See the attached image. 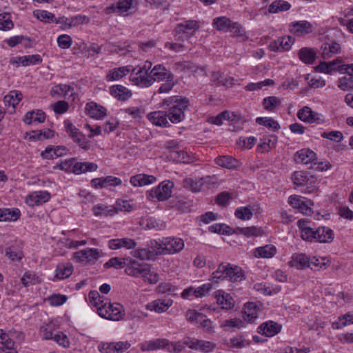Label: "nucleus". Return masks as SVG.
Instances as JSON below:
<instances>
[{
    "instance_id": "nucleus-58",
    "label": "nucleus",
    "mask_w": 353,
    "mask_h": 353,
    "mask_svg": "<svg viewBox=\"0 0 353 353\" xmlns=\"http://www.w3.org/2000/svg\"><path fill=\"white\" fill-rule=\"evenodd\" d=\"M227 270V266H224V264L221 263L219 265L217 270L212 272L210 276V281L214 283H218L225 278V272Z\"/></svg>"
},
{
    "instance_id": "nucleus-60",
    "label": "nucleus",
    "mask_w": 353,
    "mask_h": 353,
    "mask_svg": "<svg viewBox=\"0 0 353 353\" xmlns=\"http://www.w3.org/2000/svg\"><path fill=\"white\" fill-rule=\"evenodd\" d=\"M93 212L94 215H104V216H112L116 211L114 208L108 209V207L103 204H98L93 207Z\"/></svg>"
},
{
    "instance_id": "nucleus-1",
    "label": "nucleus",
    "mask_w": 353,
    "mask_h": 353,
    "mask_svg": "<svg viewBox=\"0 0 353 353\" xmlns=\"http://www.w3.org/2000/svg\"><path fill=\"white\" fill-rule=\"evenodd\" d=\"M297 225L301 230V236L305 241L325 243H330L334 239V232L328 227H319L314 230L308 225L307 221L303 219L297 221Z\"/></svg>"
},
{
    "instance_id": "nucleus-18",
    "label": "nucleus",
    "mask_w": 353,
    "mask_h": 353,
    "mask_svg": "<svg viewBox=\"0 0 353 353\" xmlns=\"http://www.w3.org/2000/svg\"><path fill=\"white\" fill-rule=\"evenodd\" d=\"M290 26V31L299 37H304L313 31V26L307 21L293 22Z\"/></svg>"
},
{
    "instance_id": "nucleus-63",
    "label": "nucleus",
    "mask_w": 353,
    "mask_h": 353,
    "mask_svg": "<svg viewBox=\"0 0 353 353\" xmlns=\"http://www.w3.org/2000/svg\"><path fill=\"white\" fill-rule=\"evenodd\" d=\"M39 333L42 339L44 340L52 339L54 334V325L50 323L41 326L40 327Z\"/></svg>"
},
{
    "instance_id": "nucleus-2",
    "label": "nucleus",
    "mask_w": 353,
    "mask_h": 353,
    "mask_svg": "<svg viewBox=\"0 0 353 353\" xmlns=\"http://www.w3.org/2000/svg\"><path fill=\"white\" fill-rule=\"evenodd\" d=\"M163 103L170 106L168 118L172 123H178L185 118V111L189 106V100L187 98L174 96L165 99Z\"/></svg>"
},
{
    "instance_id": "nucleus-17",
    "label": "nucleus",
    "mask_w": 353,
    "mask_h": 353,
    "mask_svg": "<svg viewBox=\"0 0 353 353\" xmlns=\"http://www.w3.org/2000/svg\"><path fill=\"white\" fill-rule=\"evenodd\" d=\"M281 330V325L272 321L264 322L258 327V332L267 337L274 336Z\"/></svg>"
},
{
    "instance_id": "nucleus-62",
    "label": "nucleus",
    "mask_w": 353,
    "mask_h": 353,
    "mask_svg": "<svg viewBox=\"0 0 353 353\" xmlns=\"http://www.w3.org/2000/svg\"><path fill=\"white\" fill-rule=\"evenodd\" d=\"M263 103L265 110L273 111L281 103V101L276 97L272 96L265 98Z\"/></svg>"
},
{
    "instance_id": "nucleus-38",
    "label": "nucleus",
    "mask_w": 353,
    "mask_h": 353,
    "mask_svg": "<svg viewBox=\"0 0 353 353\" xmlns=\"http://www.w3.org/2000/svg\"><path fill=\"white\" fill-rule=\"evenodd\" d=\"M98 166L94 163L78 162L74 163L72 172L75 174H80L83 172H92L97 170Z\"/></svg>"
},
{
    "instance_id": "nucleus-15",
    "label": "nucleus",
    "mask_w": 353,
    "mask_h": 353,
    "mask_svg": "<svg viewBox=\"0 0 353 353\" xmlns=\"http://www.w3.org/2000/svg\"><path fill=\"white\" fill-rule=\"evenodd\" d=\"M163 245L167 254H175L183 249L184 241L181 238L168 237L163 239Z\"/></svg>"
},
{
    "instance_id": "nucleus-36",
    "label": "nucleus",
    "mask_w": 353,
    "mask_h": 353,
    "mask_svg": "<svg viewBox=\"0 0 353 353\" xmlns=\"http://www.w3.org/2000/svg\"><path fill=\"white\" fill-rule=\"evenodd\" d=\"M244 321L253 323L258 317V308L254 303H248L245 305L243 311Z\"/></svg>"
},
{
    "instance_id": "nucleus-50",
    "label": "nucleus",
    "mask_w": 353,
    "mask_h": 353,
    "mask_svg": "<svg viewBox=\"0 0 353 353\" xmlns=\"http://www.w3.org/2000/svg\"><path fill=\"white\" fill-rule=\"evenodd\" d=\"M290 8V4L285 1H275L270 4L268 8V11L270 13H276L281 11L288 10Z\"/></svg>"
},
{
    "instance_id": "nucleus-30",
    "label": "nucleus",
    "mask_w": 353,
    "mask_h": 353,
    "mask_svg": "<svg viewBox=\"0 0 353 353\" xmlns=\"http://www.w3.org/2000/svg\"><path fill=\"white\" fill-rule=\"evenodd\" d=\"M290 267L298 270L304 269L310 265V259L304 254H294L288 263Z\"/></svg>"
},
{
    "instance_id": "nucleus-7",
    "label": "nucleus",
    "mask_w": 353,
    "mask_h": 353,
    "mask_svg": "<svg viewBox=\"0 0 353 353\" xmlns=\"http://www.w3.org/2000/svg\"><path fill=\"white\" fill-rule=\"evenodd\" d=\"M183 343L186 344V346L192 350H199L206 353L212 352L216 347V345L210 341L199 340L190 336L184 337Z\"/></svg>"
},
{
    "instance_id": "nucleus-19",
    "label": "nucleus",
    "mask_w": 353,
    "mask_h": 353,
    "mask_svg": "<svg viewBox=\"0 0 353 353\" xmlns=\"http://www.w3.org/2000/svg\"><path fill=\"white\" fill-rule=\"evenodd\" d=\"M50 199L48 191H38L27 196L26 203L30 206L39 205L47 202Z\"/></svg>"
},
{
    "instance_id": "nucleus-59",
    "label": "nucleus",
    "mask_w": 353,
    "mask_h": 353,
    "mask_svg": "<svg viewBox=\"0 0 353 353\" xmlns=\"http://www.w3.org/2000/svg\"><path fill=\"white\" fill-rule=\"evenodd\" d=\"M127 260L125 259H120L118 257H114L108 261L104 266L105 268H115L117 269H121L123 268H126L127 266Z\"/></svg>"
},
{
    "instance_id": "nucleus-51",
    "label": "nucleus",
    "mask_w": 353,
    "mask_h": 353,
    "mask_svg": "<svg viewBox=\"0 0 353 353\" xmlns=\"http://www.w3.org/2000/svg\"><path fill=\"white\" fill-rule=\"evenodd\" d=\"M14 23L11 19V14L9 12L0 14V30L6 31L11 30Z\"/></svg>"
},
{
    "instance_id": "nucleus-53",
    "label": "nucleus",
    "mask_w": 353,
    "mask_h": 353,
    "mask_svg": "<svg viewBox=\"0 0 353 353\" xmlns=\"http://www.w3.org/2000/svg\"><path fill=\"white\" fill-rule=\"evenodd\" d=\"M21 281L24 286H28L40 283L41 279L34 272H27L23 274Z\"/></svg>"
},
{
    "instance_id": "nucleus-48",
    "label": "nucleus",
    "mask_w": 353,
    "mask_h": 353,
    "mask_svg": "<svg viewBox=\"0 0 353 353\" xmlns=\"http://www.w3.org/2000/svg\"><path fill=\"white\" fill-rule=\"evenodd\" d=\"M339 63L338 59L330 62H320L316 67V70L320 72L331 74L332 71L338 70V66L336 65Z\"/></svg>"
},
{
    "instance_id": "nucleus-49",
    "label": "nucleus",
    "mask_w": 353,
    "mask_h": 353,
    "mask_svg": "<svg viewBox=\"0 0 353 353\" xmlns=\"http://www.w3.org/2000/svg\"><path fill=\"white\" fill-rule=\"evenodd\" d=\"M353 323V315L345 314L338 318V320L332 323L333 329L339 330Z\"/></svg>"
},
{
    "instance_id": "nucleus-5",
    "label": "nucleus",
    "mask_w": 353,
    "mask_h": 353,
    "mask_svg": "<svg viewBox=\"0 0 353 353\" xmlns=\"http://www.w3.org/2000/svg\"><path fill=\"white\" fill-rule=\"evenodd\" d=\"M99 315L106 319L119 321L123 315V305L118 303H110L108 301L105 306H101L99 309Z\"/></svg>"
},
{
    "instance_id": "nucleus-52",
    "label": "nucleus",
    "mask_w": 353,
    "mask_h": 353,
    "mask_svg": "<svg viewBox=\"0 0 353 353\" xmlns=\"http://www.w3.org/2000/svg\"><path fill=\"white\" fill-rule=\"evenodd\" d=\"M234 215L241 220H250L253 216V212L250 206L240 207L235 210Z\"/></svg>"
},
{
    "instance_id": "nucleus-23",
    "label": "nucleus",
    "mask_w": 353,
    "mask_h": 353,
    "mask_svg": "<svg viewBox=\"0 0 353 353\" xmlns=\"http://www.w3.org/2000/svg\"><path fill=\"white\" fill-rule=\"evenodd\" d=\"M214 296L219 305H221V308L230 310L234 307L235 301L230 294L225 293L223 290H217L214 293Z\"/></svg>"
},
{
    "instance_id": "nucleus-33",
    "label": "nucleus",
    "mask_w": 353,
    "mask_h": 353,
    "mask_svg": "<svg viewBox=\"0 0 353 353\" xmlns=\"http://www.w3.org/2000/svg\"><path fill=\"white\" fill-rule=\"evenodd\" d=\"M179 31L183 32L185 34H188L189 37H192L196 30L199 28V25L196 21L189 20L185 23H181L177 25L176 28Z\"/></svg>"
},
{
    "instance_id": "nucleus-12",
    "label": "nucleus",
    "mask_w": 353,
    "mask_h": 353,
    "mask_svg": "<svg viewBox=\"0 0 353 353\" xmlns=\"http://www.w3.org/2000/svg\"><path fill=\"white\" fill-rule=\"evenodd\" d=\"M126 260L128 263L125 269V273L129 276L134 277H142V275L145 272V270L148 265L146 264L141 263L130 258H126Z\"/></svg>"
},
{
    "instance_id": "nucleus-57",
    "label": "nucleus",
    "mask_w": 353,
    "mask_h": 353,
    "mask_svg": "<svg viewBox=\"0 0 353 353\" xmlns=\"http://www.w3.org/2000/svg\"><path fill=\"white\" fill-rule=\"evenodd\" d=\"M256 122L273 130H277L280 128L279 123L272 118L258 117Z\"/></svg>"
},
{
    "instance_id": "nucleus-3",
    "label": "nucleus",
    "mask_w": 353,
    "mask_h": 353,
    "mask_svg": "<svg viewBox=\"0 0 353 353\" xmlns=\"http://www.w3.org/2000/svg\"><path fill=\"white\" fill-rule=\"evenodd\" d=\"M150 61H145L143 65L133 68L130 72V81L132 84L141 88H148L152 85V77L150 72L152 68Z\"/></svg>"
},
{
    "instance_id": "nucleus-37",
    "label": "nucleus",
    "mask_w": 353,
    "mask_h": 353,
    "mask_svg": "<svg viewBox=\"0 0 353 353\" xmlns=\"http://www.w3.org/2000/svg\"><path fill=\"white\" fill-rule=\"evenodd\" d=\"M46 114L43 111L38 110L35 111L28 112L24 116L23 121L30 125L33 121H37L39 123H43L46 119Z\"/></svg>"
},
{
    "instance_id": "nucleus-39",
    "label": "nucleus",
    "mask_w": 353,
    "mask_h": 353,
    "mask_svg": "<svg viewBox=\"0 0 353 353\" xmlns=\"http://www.w3.org/2000/svg\"><path fill=\"white\" fill-rule=\"evenodd\" d=\"M228 32H230L232 36L235 37L239 41H245L248 39L245 29L239 23L233 22Z\"/></svg>"
},
{
    "instance_id": "nucleus-56",
    "label": "nucleus",
    "mask_w": 353,
    "mask_h": 353,
    "mask_svg": "<svg viewBox=\"0 0 353 353\" xmlns=\"http://www.w3.org/2000/svg\"><path fill=\"white\" fill-rule=\"evenodd\" d=\"M19 61L23 66H27L39 64L41 63L42 59L39 54H32L21 57L19 58Z\"/></svg>"
},
{
    "instance_id": "nucleus-28",
    "label": "nucleus",
    "mask_w": 353,
    "mask_h": 353,
    "mask_svg": "<svg viewBox=\"0 0 353 353\" xmlns=\"http://www.w3.org/2000/svg\"><path fill=\"white\" fill-rule=\"evenodd\" d=\"M131 68V65H128L115 68L112 70H110L106 74L105 79L108 81L119 80L130 72Z\"/></svg>"
},
{
    "instance_id": "nucleus-4",
    "label": "nucleus",
    "mask_w": 353,
    "mask_h": 353,
    "mask_svg": "<svg viewBox=\"0 0 353 353\" xmlns=\"http://www.w3.org/2000/svg\"><path fill=\"white\" fill-rule=\"evenodd\" d=\"M295 161L299 163L310 165L309 168L318 171L326 170L330 167V164L324 165L322 162L318 163L316 153L307 148L302 149L296 153Z\"/></svg>"
},
{
    "instance_id": "nucleus-10",
    "label": "nucleus",
    "mask_w": 353,
    "mask_h": 353,
    "mask_svg": "<svg viewBox=\"0 0 353 353\" xmlns=\"http://www.w3.org/2000/svg\"><path fill=\"white\" fill-rule=\"evenodd\" d=\"M297 117L302 121L310 123L321 124L325 121V119L321 114L313 112L308 106H304L300 109L297 113Z\"/></svg>"
},
{
    "instance_id": "nucleus-21",
    "label": "nucleus",
    "mask_w": 353,
    "mask_h": 353,
    "mask_svg": "<svg viewBox=\"0 0 353 353\" xmlns=\"http://www.w3.org/2000/svg\"><path fill=\"white\" fill-rule=\"evenodd\" d=\"M168 113L165 111H154L148 114V120L154 125L161 127H169Z\"/></svg>"
},
{
    "instance_id": "nucleus-45",
    "label": "nucleus",
    "mask_w": 353,
    "mask_h": 353,
    "mask_svg": "<svg viewBox=\"0 0 353 353\" xmlns=\"http://www.w3.org/2000/svg\"><path fill=\"white\" fill-rule=\"evenodd\" d=\"M211 78L213 83L217 85L230 86L232 85L233 79L219 72H212Z\"/></svg>"
},
{
    "instance_id": "nucleus-61",
    "label": "nucleus",
    "mask_w": 353,
    "mask_h": 353,
    "mask_svg": "<svg viewBox=\"0 0 353 353\" xmlns=\"http://www.w3.org/2000/svg\"><path fill=\"white\" fill-rule=\"evenodd\" d=\"M52 339L60 346H62L65 348L70 347V341L67 335L62 332H56L52 337Z\"/></svg>"
},
{
    "instance_id": "nucleus-34",
    "label": "nucleus",
    "mask_w": 353,
    "mask_h": 353,
    "mask_svg": "<svg viewBox=\"0 0 353 353\" xmlns=\"http://www.w3.org/2000/svg\"><path fill=\"white\" fill-rule=\"evenodd\" d=\"M299 59L305 64H312L316 57V52L314 49L304 47L298 52Z\"/></svg>"
},
{
    "instance_id": "nucleus-27",
    "label": "nucleus",
    "mask_w": 353,
    "mask_h": 353,
    "mask_svg": "<svg viewBox=\"0 0 353 353\" xmlns=\"http://www.w3.org/2000/svg\"><path fill=\"white\" fill-rule=\"evenodd\" d=\"M85 111L90 117L97 119H101L106 115V109L94 102L86 104Z\"/></svg>"
},
{
    "instance_id": "nucleus-16",
    "label": "nucleus",
    "mask_w": 353,
    "mask_h": 353,
    "mask_svg": "<svg viewBox=\"0 0 353 353\" xmlns=\"http://www.w3.org/2000/svg\"><path fill=\"white\" fill-rule=\"evenodd\" d=\"M121 180L116 176L95 178L91 181V185L94 188H103L108 186H117L121 184Z\"/></svg>"
},
{
    "instance_id": "nucleus-55",
    "label": "nucleus",
    "mask_w": 353,
    "mask_h": 353,
    "mask_svg": "<svg viewBox=\"0 0 353 353\" xmlns=\"http://www.w3.org/2000/svg\"><path fill=\"white\" fill-rule=\"evenodd\" d=\"M233 233L241 234L247 237L256 236L259 234V229L255 226L246 228H236L233 230Z\"/></svg>"
},
{
    "instance_id": "nucleus-35",
    "label": "nucleus",
    "mask_w": 353,
    "mask_h": 353,
    "mask_svg": "<svg viewBox=\"0 0 353 353\" xmlns=\"http://www.w3.org/2000/svg\"><path fill=\"white\" fill-rule=\"evenodd\" d=\"M169 157L174 161L189 163L194 161V157L190 155L183 150H172L170 151Z\"/></svg>"
},
{
    "instance_id": "nucleus-9",
    "label": "nucleus",
    "mask_w": 353,
    "mask_h": 353,
    "mask_svg": "<svg viewBox=\"0 0 353 353\" xmlns=\"http://www.w3.org/2000/svg\"><path fill=\"white\" fill-rule=\"evenodd\" d=\"M173 187V182L170 181H163L160 185L151 190L150 195L152 198H157L160 201L168 200L171 196Z\"/></svg>"
},
{
    "instance_id": "nucleus-64",
    "label": "nucleus",
    "mask_w": 353,
    "mask_h": 353,
    "mask_svg": "<svg viewBox=\"0 0 353 353\" xmlns=\"http://www.w3.org/2000/svg\"><path fill=\"white\" fill-rule=\"evenodd\" d=\"M339 87L343 90L353 89V75L347 74L339 79Z\"/></svg>"
},
{
    "instance_id": "nucleus-44",
    "label": "nucleus",
    "mask_w": 353,
    "mask_h": 353,
    "mask_svg": "<svg viewBox=\"0 0 353 353\" xmlns=\"http://www.w3.org/2000/svg\"><path fill=\"white\" fill-rule=\"evenodd\" d=\"M34 15L40 21L43 22H52L59 23L64 18H59L57 19L54 15L46 10H36L34 12Z\"/></svg>"
},
{
    "instance_id": "nucleus-29",
    "label": "nucleus",
    "mask_w": 353,
    "mask_h": 353,
    "mask_svg": "<svg viewBox=\"0 0 353 353\" xmlns=\"http://www.w3.org/2000/svg\"><path fill=\"white\" fill-rule=\"evenodd\" d=\"M68 149L65 146H57L54 148L52 145L48 146L41 154L43 159H50L54 157H59L67 154Z\"/></svg>"
},
{
    "instance_id": "nucleus-42",
    "label": "nucleus",
    "mask_w": 353,
    "mask_h": 353,
    "mask_svg": "<svg viewBox=\"0 0 353 353\" xmlns=\"http://www.w3.org/2000/svg\"><path fill=\"white\" fill-rule=\"evenodd\" d=\"M73 272V266L70 263L58 264L56 269V277L64 279L69 277Z\"/></svg>"
},
{
    "instance_id": "nucleus-14",
    "label": "nucleus",
    "mask_w": 353,
    "mask_h": 353,
    "mask_svg": "<svg viewBox=\"0 0 353 353\" xmlns=\"http://www.w3.org/2000/svg\"><path fill=\"white\" fill-rule=\"evenodd\" d=\"M102 255L101 251L96 248H86L74 254V258L78 261L83 262H91L94 260H97Z\"/></svg>"
},
{
    "instance_id": "nucleus-6",
    "label": "nucleus",
    "mask_w": 353,
    "mask_h": 353,
    "mask_svg": "<svg viewBox=\"0 0 353 353\" xmlns=\"http://www.w3.org/2000/svg\"><path fill=\"white\" fill-rule=\"evenodd\" d=\"M65 130L72 140L81 148L88 150L90 148V143L85 139V137L77 129L70 121H64Z\"/></svg>"
},
{
    "instance_id": "nucleus-25",
    "label": "nucleus",
    "mask_w": 353,
    "mask_h": 353,
    "mask_svg": "<svg viewBox=\"0 0 353 353\" xmlns=\"http://www.w3.org/2000/svg\"><path fill=\"white\" fill-rule=\"evenodd\" d=\"M214 161L218 165L230 170L238 169L241 165L239 160L228 155L218 157Z\"/></svg>"
},
{
    "instance_id": "nucleus-8",
    "label": "nucleus",
    "mask_w": 353,
    "mask_h": 353,
    "mask_svg": "<svg viewBox=\"0 0 353 353\" xmlns=\"http://www.w3.org/2000/svg\"><path fill=\"white\" fill-rule=\"evenodd\" d=\"M128 341L102 342L98 346L101 353H123L130 347Z\"/></svg>"
},
{
    "instance_id": "nucleus-31",
    "label": "nucleus",
    "mask_w": 353,
    "mask_h": 353,
    "mask_svg": "<svg viewBox=\"0 0 353 353\" xmlns=\"http://www.w3.org/2000/svg\"><path fill=\"white\" fill-rule=\"evenodd\" d=\"M74 94V88L66 84H59L50 90L52 97L59 96L63 97H72Z\"/></svg>"
},
{
    "instance_id": "nucleus-32",
    "label": "nucleus",
    "mask_w": 353,
    "mask_h": 353,
    "mask_svg": "<svg viewBox=\"0 0 353 353\" xmlns=\"http://www.w3.org/2000/svg\"><path fill=\"white\" fill-rule=\"evenodd\" d=\"M172 300L157 299L147 305V309L161 313L165 312L172 304Z\"/></svg>"
},
{
    "instance_id": "nucleus-46",
    "label": "nucleus",
    "mask_w": 353,
    "mask_h": 353,
    "mask_svg": "<svg viewBox=\"0 0 353 353\" xmlns=\"http://www.w3.org/2000/svg\"><path fill=\"white\" fill-rule=\"evenodd\" d=\"M183 185L185 188L197 192L201 191L203 182L202 179L194 180L191 178H186L183 180Z\"/></svg>"
},
{
    "instance_id": "nucleus-13",
    "label": "nucleus",
    "mask_w": 353,
    "mask_h": 353,
    "mask_svg": "<svg viewBox=\"0 0 353 353\" xmlns=\"http://www.w3.org/2000/svg\"><path fill=\"white\" fill-rule=\"evenodd\" d=\"M294 38L291 36H284L278 38L269 44V49L273 52H283L289 50L294 43Z\"/></svg>"
},
{
    "instance_id": "nucleus-11",
    "label": "nucleus",
    "mask_w": 353,
    "mask_h": 353,
    "mask_svg": "<svg viewBox=\"0 0 353 353\" xmlns=\"http://www.w3.org/2000/svg\"><path fill=\"white\" fill-rule=\"evenodd\" d=\"M150 74L152 77V85L154 81H163L168 79L174 81V74L161 64L154 65Z\"/></svg>"
},
{
    "instance_id": "nucleus-41",
    "label": "nucleus",
    "mask_w": 353,
    "mask_h": 353,
    "mask_svg": "<svg viewBox=\"0 0 353 353\" xmlns=\"http://www.w3.org/2000/svg\"><path fill=\"white\" fill-rule=\"evenodd\" d=\"M233 21L226 17H219L214 19L212 25L219 31L229 32Z\"/></svg>"
},
{
    "instance_id": "nucleus-26",
    "label": "nucleus",
    "mask_w": 353,
    "mask_h": 353,
    "mask_svg": "<svg viewBox=\"0 0 353 353\" xmlns=\"http://www.w3.org/2000/svg\"><path fill=\"white\" fill-rule=\"evenodd\" d=\"M157 179L153 175L139 174L131 176L130 182L134 187H141L154 183Z\"/></svg>"
},
{
    "instance_id": "nucleus-22",
    "label": "nucleus",
    "mask_w": 353,
    "mask_h": 353,
    "mask_svg": "<svg viewBox=\"0 0 353 353\" xmlns=\"http://www.w3.org/2000/svg\"><path fill=\"white\" fill-rule=\"evenodd\" d=\"M110 94L119 101H125L132 95V91L122 85H114L110 88Z\"/></svg>"
},
{
    "instance_id": "nucleus-20",
    "label": "nucleus",
    "mask_w": 353,
    "mask_h": 353,
    "mask_svg": "<svg viewBox=\"0 0 353 353\" xmlns=\"http://www.w3.org/2000/svg\"><path fill=\"white\" fill-rule=\"evenodd\" d=\"M137 0H119L116 4H112L105 8L106 14L115 12L123 13L128 12Z\"/></svg>"
},
{
    "instance_id": "nucleus-43",
    "label": "nucleus",
    "mask_w": 353,
    "mask_h": 353,
    "mask_svg": "<svg viewBox=\"0 0 353 353\" xmlns=\"http://www.w3.org/2000/svg\"><path fill=\"white\" fill-rule=\"evenodd\" d=\"M88 296L90 303L97 308L98 312L101 306L104 307L108 304V299L100 295L97 291H90Z\"/></svg>"
},
{
    "instance_id": "nucleus-54",
    "label": "nucleus",
    "mask_w": 353,
    "mask_h": 353,
    "mask_svg": "<svg viewBox=\"0 0 353 353\" xmlns=\"http://www.w3.org/2000/svg\"><path fill=\"white\" fill-rule=\"evenodd\" d=\"M169 341L165 339H158L147 343V350H154L157 349H165L168 350Z\"/></svg>"
},
{
    "instance_id": "nucleus-47",
    "label": "nucleus",
    "mask_w": 353,
    "mask_h": 353,
    "mask_svg": "<svg viewBox=\"0 0 353 353\" xmlns=\"http://www.w3.org/2000/svg\"><path fill=\"white\" fill-rule=\"evenodd\" d=\"M134 256L141 260H154L157 257V253L150 251L149 246L146 248H139L134 251Z\"/></svg>"
},
{
    "instance_id": "nucleus-40",
    "label": "nucleus",
    "mask_w": 353,
    "mask_h": 353,
    "mask_svg": "<svg viewBox=\"0 0 353 353\" xmlns=\"http://www.w3.org/2000/svg\"><path fill=\"white\" fill-rule=\"evenodd\" d=\"M276 252V249L275 246L273 245H265L256 248L254 253L256 257L271 258L274 256Z\"/></svg>"
},
{
    "instance_id": "nucleus-24",
    "label": "nucleus",
    "mask_w": 353,
    "mask_h": 353,
    "mask_svg": "<svg viewBox=\"0 0 353 353\" xmlns=\"http://www.w3.org/2000/svg\"><path fill=\"white\" fill-rule=\"evenodd\" d=\"M227 266V270L225 272V278L232 282H240L245 279L244 274L238 266H231L230 263L224 265Z\"/></svg>"
}]
</instances>
